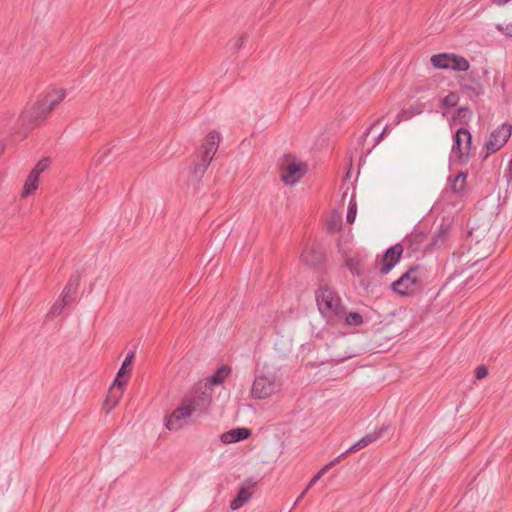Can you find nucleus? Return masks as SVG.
I'll return each instance as SVG.
<instances>
[{
    "label": "nucleus",
    "mask_w": 512,
    "mask_h": 512,
    "mask_svg": "<svg viewBox=\"0 0 512 512\" xmlns=\"http://www.w3.org/2000/svg\"><path fill=\"white\" fill-rule=\"evenodd\" d=\"M503 177L506 179L507 183H512V158L510 159L507 168L504 171Z\"/></svg>",
    "instance_id": "obj_35"
},
{
    "label": "nucleus",
    "mask_w": 512,
    "mask_h": 512,
    "mask_svg": "<svg viewBox=\"0 0 512 512\" xmlns=\"http://www.w3.org/2000/svg\"><path fill=\"white\" fill-rule=\"evenodd\" d=\"M302 261L309 267H317L324 259V254L316 247L306 248L301 254Z\"/></svg>",
    "instance_id": "obj_18"
},
{
    "label": "nucleus",
    "mask_w": 512,
    "mask_h": 512,
    "mask_svg": "<svg viewBox=\"0 0 512 512\" xmlns=\"http://www.w3.org/2000/svg\"><path fill=\"white\" fill-rule=\"evenodd\" d=\"M510 1L511 0H495L494 2L497 5H504V4H506V3L510 2Z\"/></svg>",
    "instance_id": "obj_40"
},
{
    "label": "nucleus",
    "mask_w": 512,
    "mask_h": 512,
    "mask_svg": "<svg viewBox=\"0 0 512 512\" xmlns=\"http://www.w3.org/2000/svg\"><path fill=\"white\" fill-rule=\"evenodd\" d=\"M451 226L448 223H441L431 237L429 250L444 247L450 237Z\"/></svg>",
    "instance_id": "obj_15"
},
{
    "label": "nucleus",
    "mask_w": 512,
    "mask_h": 512,
    "mask_svg": "<svg viewBox=\"0 0 512 512\" xmlns=\"http://www.w3.org/2000/svg\"><path fill=\"white\" fill-rule=\"evenodd\" d=\"M478 261H479V259H478V260H475V261L472 263V265L477 264V263H478Z\"/></svg>",
    "instance_id": "obj_43"
},
{
    "label": "nucleus",
    "mask_w": 512,
    "mask_h": 512,
    "mask_svg": "<svg viewBox=\"0 0 512 512\" xmlns=\"http://www.w3.org/2000/svg\"><path fill=\"white\" fill-rule=\"evenodd\" d=\"M419 269V265L410 266L397 280L391 284V289L398 295H407L409 288L419 282L416 272Z\"/></svg>",
    "instance_id": "obj_12"
},
{
    "label": "nucleus",
    "mask_w": 512,
    "mask_h": 512,
    "mask_svg": "<svg viewBox=\"0 0 512 512\" xmlns=\"http://www.w3.org/2000/svg\"><path fill=\"white\" fill-rule=\"evenodd\" d=\"M251 497V493L246 489L242 488L237 497L231 501L230 507L232 510L239 509L245 502H247Z\"/></svg>",
    "instance_id": "obj_23"
},
{
    "label": "nucleus",
    "mask_w": 512,
    "mask_h": 512,
    "mask_svg": "<svg viewBox=\"0 0 512 512\" xmlns=\"http://www.w3.org/2000/svg\"><path fill=\"white\" fill-rule=\"evenodd\" d=\"M50 161L48 158L41 159L36 166L31 171H36V174L39 176L41 172H43L49 165Z\"/></svg>",
    "instance_id": "obj_30"
},
{
    "label": "nucleus",
    "mask_w": 512,
    "mask_h": 512,
    "mask_svg": "<svg viewBox=\"0 0 512 512\" xmlns=\"http://www.w3.org/2000/svg\"><path fill=\"white\" fill-rule=\"evenodd\" d=\"M428 235L419 229H414L403 241V244L397 243L389 247L382 255V265L380 273L382 275L388 274L395 265L400 261L404 251V246L409 250L410 254H415L420 251L426 252L429 249V244L426 246L425 242Z\"/></svg>",
    "instance_id": "obj_1"
},
{
    "label": "nucleus",
    "mask_w": 512,
    "mask_h": 512,
    "mask_svg": "<svg viewBox=\"0 0 512 512\" xmlns=\"http://www.w3.org/2000/svg\"><path fill=\"white\" fill-rule=\"evenodd\" d=\"M76 292H77V289L65 286V288L63 289L62 298H61V299H63V302H64L63 305H68V304L72 303L75 299Z\"/></svg>",
    "instance_id": "obj_28"
},
{
    "label": "nucleus",
    "mask_w": 512,
    "mask_h": 512,
    "mask_svg": "<svg viewBox=\"0 0 512 512\" xmlns=\"http://www.w3.org/2000/svg\"><path fill=\"white\" fill-rule=\"evenodd\" d=\"M221 136L217 131H211L205 137L204 143L198 148L189 166V177L193 182H199L204 176L216 154Z\"/></svg>",
    "instance_id": "obj_2"
},
{
    "label": "nucleus",
    "mask_w": 512,
    "mask_h": 512,
    "mask_svg": "<svg viewBox=\"0 0 512 512\" xmlns=\"http://www.w3.org/2000/svg\"><path fill=\"white\" fill-rule=\"evenodd\" d=\"M422 110L419 107H411L407 110H403L397 115L395 124H399L402 119H409L414 115L420 114Z\"/></svg>",
    "instance_id": "obj_26"
},
{
    "label": "nucleus",
    "mask_w": 512,
    "mask_h": 512,
    "mask_svg": "<svg viewBox=\"0 0 512 512\" xmlns=\"http://www.w3.org/2000/svg\"><path fill=\"white\" fill-rule=\"evenodd\" d=\"M307 167L302 163L292 162L288 164L286 171L282 174L281 180L288 185H294L304 176Z\"/></svg>",
    "instance_id": "obj_14"
},
{
    "label": "nucleus",
    "mask_w": 512,
    "mask_h": 512,
    "mask_svg": "<svg viewBox=\"0 0 512 512\" xmlns=\"http://www.w3.org/2000/svg\"><path fill=\"white\" fill-rule=\"evenodd\" d=\"M356 213H357V205L354 199L352 198L348 205V210L346 214V221L350 224H352L356 219Z\"/></svg>",
    "instance_id": "obj_29"
},
{
    "label": "nucleus",
    "mask_w": 512,
    "mask_h": 512,
    "mask_svg": "<svg viewBox=\"0 0 512 512\" xmlns=\"http://www.w3.org/2000/svg\"><path fill=\"white\" fill-rule=\"evenodd\" d=\"M231 369L227 366H221L213 375L208 378L211 385H219L223 383L225 378L229 375Z\"/></svg>",
    "instance_id": "obj_21"
},
{
    "label": "nucleus",
    "mask_w": 512,
    "mask_h": 512,
    "mask_svg": "<svg viewBox=\"0 0 512 512\" xmlns=\"http://www.w3.org/2000/svg\"><path fill=\"white\" fill-rule=\"evenodd\" d=\"M308 490L306 488L302 491V493L298 496L297 500L294 503V506H296L305 496Z\"/></svg>",
    "instance_id": "obj_39"
},
{
    "label": "nucleus",
    "mask_w": 512,
    "mask_h": 512,
    "mask_svg": "<svg viewBox=\"0 0 512 512\" xmlns=\"http://www.w3.org/2000/svg\"><path fill=\"white\" fill-rule=\"evenodd\" d=\"M496 29L503 33L505 36L512 38V23L507 25L496 24Z\"/></svg>",
    "instance_id": "obj_32"
},
{
    "label": "nucleus",
    "mask_w": 512,
    "mask_h": 512,
    "mask_svg": "<svg viewBox=\"0 0 512 512\" xmlns=\"http://www.w3.org/2000/svg\"><path fill=\"white\" fill-rule=\"evenodd\" d=\"M380 120H377L375 121L370 127H368L365 132L363 133V136L362 138L364 139V141H366L367 137L369 136V134L371 133V131L375 128V126L377 124H379Z\"/></svg>",
    "instance_id": "obj_37"
},
{
    "label": "nucleus",
    "mask_w": 512,
    "mask_h": 512,
    "mask_svg": "<svg viewBox=\"0 0 512 512\" xmlns=\"http://www.w3.org/2000/svg\"><path fill=\"white\" fill-rule=\"evenodd\" d=\"M65 95V90H59L56 97L47 94L38 100L30 110H26L20 115L21 125L29 128L45 120L50 112L65 98Z\"/></svg>",
    "instance_id": "obj_4"
},
{
    "label": "nucleus",
    "mask_w": 512,
    "mask_h": 512,
    "mask_svg": "<svg viewBox=\"0 0 512 512\" xmlns=\"http://www.w3.org/2000/svg\"><path fill=\"white\" fill-rule=\"evenodd\" d=\"M468 174L466 172H458L456 175H450L448 182L452 193L458 197L463 196L466 189V179Z\"/></svg>",
    "instance_id": "obj_17"
},
{
    "label": "nucleus",
    "mask_w": 512,
    "mask_h": 512,
    "mask_svg": "<svg viewBox=\"0 0 512 512\" xmlns=\"http://www.w3.org/2000/svg\"><path fill=\"white\" fill-rule=\"evenodd\" d=\"M204 402L210 403L208 397L192 396L182 401L181 405L176 408L169 417L165 419V426L168 430L177 431L188 424L191 416L197 411L204 410Z\"/></svg>",
    "instance_id": "obj_3"
},
{
    "label": "nucleus",
    "mask_w": 512,
    "mask_h": 512,
    "mask_svg": "<svg viewBox=\"0 0 512 512\" xmlns=\"http://www.w3.org/2000/svg\"><path fill=\"white\" fill-rule=\"evenodd\" d=\"M39 176L36 174V171H31L25 181L23 187V195L28 196L31 195L38 186Z\"/></svg>",
    "instance_id": "obj_19"
},
{
    "label": "nucleus",
    "mask_w": 512,
    "mask_h": 512,
    "mask_svg": "<svg viewBox=\"0 0 512 512\" xmlns=\"http://www.w3.org/2000/svg\"><path fill=\"white\" fill-rule=\"evenodd\" d=\"M316 302L320 313L328 321L341 319L345 314L341 298L327 285L321 286L316 292Z\"/></svg>",
    "instance_id": "obj_5"
},
{
    "label": "nucleus",
    "mask_w": 512,
    "mask_h": 512,
    "mask_svg": "<svg viewBox=\"0 0 512 512\" xmlns=\"http://www.w3.org/2000/svg\"><path fill=\"white\" fill-rule=\"evenodd\" d=\"M383 136H384V131H381L375 138V142L373 143L372 145V148H374L375 146H377L380 141L383 139Z\"/></svg>",
    "instance_id": "obj_38"
},
{
    "label": "nucleus",
    "mask_w": 512,
    "mask_h": 512,
    "mask_svg": "<svg viewBox=\"0 0 512 512\" xmlns=\"http://www.w3.org/2000/svg\"><path fill=\"white\" fill-rule=\"evenodd\" d=\"M342 227V219L340 215L334 214L327 221V229L330 232H337Z\"/></svg>",
    "instance_id": "obj_25"
},
{
    "label": "nucleus",
    "mask_w": 512,
    "mask_h": 512,
    "mask_svg": "<svg viewBox=\"0 0 512 512\" xmlns=\"http://www.w3.org/2000/svg\"><path fill=\"white\" fill-rule=\"evenodd\" d=\"M472 116V112L468 107H459L452 115V120L458 124H467Z\"/></svg>",
    "instance_id": "obj_20"
},
{
    "label": "nucleus",
    "mask_w": 512,
    "mask_h": 512,
    "mask_svg": "<svg viewBox=\"0 0 512 512\" xmlns=\"http://www.w3.org/2000/svg\"><path fill=\"white\" fill-rule=\"evenodd\" d=\"M244 42H245V37H244V36H241L240 38H238V39L234 42V44H233V48H234L235 50H240V49L243 47Z\"/></svg>",
    "instance_id": "obj_36"
},
{
    "label": "nucleus",
    "mask_w": 512,
    "mask_h": 512,
    "mask_svg": "<svg viewBox=\"0 0 512 512\" xmlns=\"http://www.w3.org/2000/svg\"><path fill=\"white\" fill-rule=\"evenodd\" d=\"M487 374H488V369H487V367H486V366H484V365H480V366H478V367L476 368V370H475V378H476V379H478V380H480V379H482V378L486 377V376H487Z\"/></svg>",
    "instance_id": "obj_34"
},
{
    "label": "nucleus",
    "mask_w": 512,
    "mask_h": 512,
    "mask_svg": "<svg viewBox=\"0 0 512 512\" xmlns=\"http://www.w3.org/2000/svg\"><path fill=\"white\" fill-rule=\"evenodd\" d=\"M432 65L437 69H450L458 72H467L470 64L466 58L454 53L435 54L430 59Z\"/></svg>",
    "instance_id": "obj_8"
},
{
    "label": "nucleus",
    "mask_w": 512,
    "mask_h": 512,
    "mask_svg": "<svg viewBox=\"0 0 512 512\" xmlns=\"http://www.w3.org/2000/svg\"><path fill=\"white\" fill-rule=\"evenodd\" d=\"M382 131H384V134H385V133H387V131H388V126L386 125V126L383 128V130H382Z\"/></svg>",
    "instance_id": "obj_42"
},
{
    "label": "nucleus",
    "mask_w": 512,
    "mask_h": 512,
    "mask_svg": "<svg viewBox=\"0 0 512 512\" xmlns=\"http://www.w3.org/2000/svg\"><path fill=\"white\" fill-rule=\"evenodd\" d=\"M135 353L129 352L124 361L122 362L121 367L118 370L117 376L113 381V384L111 386L110 390V396L109 400H112L114 405L118 402L119 398L122 396L123 393V387L126 384V379H124V376L128 374L127 366H129L132 363V360L134 359Z\"/></svg>",
    "instance_id": "obj_11"
},
{
    "label": "nucleus",
    "mask_w": 512,
    "mask_h": 512,
    "mask_svg": "<svg viewBox=\"0 0 512 512\" xmlns=\"http://www.w3.org/2000/svg\"><path fill=\"white\" fill-rule=\"evenodd\" d=\"M79 283H80V276L78 274H73L68 283L66 284V287H72V288H75L78 290V287H79Z\"/></svg>",
    "instance_id": "obj_33"
},
{
    "label": "nucleus",
    "mask_w": 512,
    "mask_h": 512,
    "mask_svg": "<svg viewBox=\"0 0 512 512\" xmlns=\"http://www.w3.org/2000/svg\"><path fill=\"white\" fill-rule=\"evenodd\" d=\"M342 318H345V322L349 326H360L363 324V317L358 312L345 313Z\"/></svg>",
    "instance_id": "obj_24"
},
{
    "label": "nucleus",
    "mask_w": 512,
    "mask_h": 512,
    "mask_svg": "<svg viewBox=\"0 0 512 512\" xmlns=\"http://www.w3.org/2000/svg\"><path fill=\"white\" fill-rule=\"evenodd\" d=\"M459 88L462 94L470 100H474L485 94L484 85L481 82L480 73L476 70L467 71L458 78Z\"/></svg>",
    "instance_id": "obj_7"
},
{
    "label": "nucleus",
    "mask_w": 512,
    "mask_h": 512,
    "mask_svg": "<svg viewBox=\"0 0 512 512\" xmlns=\"http://www.w3.org/2000/svg\"><path fill=\"white\" fill-rule=\"evenodd\" d=\"M471 140L472 135L468 129H457L453 136L450 158L461 165L467 164L471 158Z\"/></svg>",
    "instance_id": "obj_6"
},
{
    "label": "nucleus",
    "mask_w": 512,
    "mask_h": 512,
    "mask_svg": "<svg viewBox=\"0 0 512 512\" xmlns=\"http://www.w3.org/2000/svg\"><path fill=\"white\" fill-rule=\"evenodd\" d=\"M389 429V426H381L378 430L376 431H373L371 433H368L366 434L364 437H362L361 439H359L356 443H354L353 445H351L349 448H347L343 453H341L337 458H338V462L340 461V459H342L345 455H347L348 453H351V452H355V451H358L360 449H363L365 448L366 446H368L369 444L373 443L374 441H376L378 438H380L385 432H387Z\"/></svg>",
    "instance_id": "obj_13"
},
{
    "label": "nucleus",
    "mask_w": 512,
    "mask_h": 512,
    "mask_svg": "<svg viewBox=\"0 0 512 512\" xmlns=\"http://www.w3.org/2000/svg\"><path fill=\"white\" fill-rule=\"evenodd\" d=\"M482 74H483V76H486L488 74V70L486 68H483L482 69Z\"/></svg>",
    "instance_id": "obj_41"
},
{
    "label": "nucleus",
    "mask_w": 512,
    "mask_h": 512,
    "mask_svg": "<svg viewBox=\"0 0 512 512\" xmlns=\"http://www.w3.org/2000/svg\"><path fill=\"white\" fill-rule=\"evenodd\" d=\"M279 389L280 384L274 375H258L253 381L251 395L255 399L262 400L269 398Z\"/></svg>",
    "instance_id": "obj_9"
},
{
    "label": "nucleus",
    "mask_w": 512,
    "mask_h": 512,
    "mask_svg": "<svg viewBox=\"0 0 512 512\" xmlns=\"http://www.w3.org/2000/svg\"><path fill=\"white\" fill-rule=\"evenodd\" d=\"M63 299L60 302H56L50 309L49 314L53 317L58 316L66 305H63Z\"/></svg>",
    "instance_id": "obj_31"
},
{
    "label": "nucleus",
    "mask_w": 512,
    "mask_h": 512,
    "mask_svg": "<svg viewBox=\"0 0 512 512\" xmlns=\"http://www.w3.org/2000/svg\"><path fill=\"white\" fill-rule=\"evenodd\" d=\"M338 463V458L333 459L328 464H326L323 468H321L309 481V483L306 486V490H309L312 488V486L325 474L327 473L333 466H335Z\"/></svg>",
    "instance_id": "obj_22"
},
{
    "label": "nucleus",
    "mask_w": 512,
    "mask_h": 512,
    "mask_svg": "<svg viewBox=\"0 0 512 512\" xmlns=\"http://www.w3.org/2000/svg\"><path fill=\"white\" fill-rule=\"evenodd\" d=\"M511 136V126L503 124L497 129L493 130L490 134L489 139L485 142L486 154L484 158H487L490 154L500 150L509 140Z\"/></svg>",
    "instance_id": "obj_10"
},
{
    "label": "nucleus",
    "mask_w": 512,
    "mask_h": 512,
    "mask_svg": "<svg viewBox=\"0 0 512 512\" xmlns=\"http://www.w3.org/2000/svg\"><path fill=\"white\" fill-rule=\"evenodd\" d=\"M251 433V430L246 427L235 428L222 433L220 440L225 444L237 443L248 439Z\"/></svg>",
    "instance_id": "obj_16"
},
{
    "label": "nucleus",
    "mask_w": 512,
    "mask_h": 512,
    "mask_svg": "<svg viewBox=\"0 0 512 512\" xmlns=\"http://www.w3.org/2000/svg\"><path fill=\"white\" fill-rule=\"evenodd\" d=\"M459 102V95L456 92H450L442 99L443 108H451L457 105Z\"/></svg>",
    "instance_id": "obj_27"
}]
</instances>
